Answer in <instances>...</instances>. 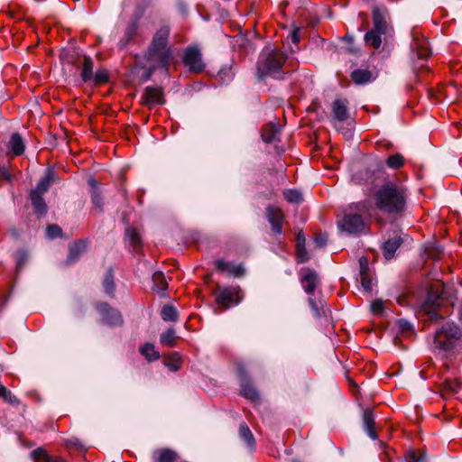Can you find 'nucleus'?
Listing matches in <instances>:
<instances>
[{"mask_svg": "<svg viewBox=\"0 0 462 462\" xmlns=\"http://www.w3.org/2000/svg\"><path fill=\"white\" fill-rule=\"evenodd\" d=\"M408 189L400 183L388 181L374 194L376 208L392 217H399L406 210Z\"/></svg>", "mask_w": 462, "mask_h": 462, "instance_id": "obj_1", "label": "nucleus"}, {"mask_svg": "<svg viewBox=\"0 0 462 462\" xmlns=\"http://www.w3.org/2000/svg\"><path fill=\"white\" fill-rule=\"evenodd\" d=\"M287 55L277 48H264L256 63V77L263 80L267 78L283 79L287 70Z\"/></svg>", "mask_w": 462, "mask_h": 462, "instance_id": "obj_2", "label": "nucleus"}, {"mask_svg": "<svg viewBox=\"0 0 462 462\" xmlns=\"http://www.w3.org/2000/svg\"><path fill=\"white\" fill-rule=\"evenodd\" d=\"M171 28L168 24L162 25L154 33L146 52V59L152 64V69L162 68L168 71L173 58L172 51L168 45Z\"/></svg>", "mask_w": 462, "mask_h": 462, "instance_id": "obj_3", "label": "nucleus"}, {"mask_svg": "<svg viewBox=\"0 0 462 462\" xmlns=\"http://www.w3.org/2000/svg\"><path fill=\"white\" fill-rule=\"evenodd\" d=\"M461 339L462 330L459 326L447 322L436 331L433 349L439 353H450L460 345Z\"/></svg>", "mask_w": 462, "mask_h": 462, "instance_id": "obj_4", "label": "nucleus"}, {"mask_svg": "<svg viewBox=\"0 0 462 462\" xmlns=\"http://www.w3.org/2000/svg\"><path fill=\"white\" fill-rule=\"evenodd\" d=\"M338 228L350 235H360L365 232L366 226L361 215L359 205L350 206L345 210L343 217L337 220Z\"/></svg>", "mask_w": 462, "mask_h": 462, "instance_id": "obj_5", "label": "nucleus"}, {"mask_svg": "<svg viewBox=\"0 0 462 462\" xmlns=\"http://www.w3.org/2000/svg\"><path fill=\"white\" fill-rule=\"evenodd\" d=\"M213 295L215 296L216 303L222 310L236 306L242 300L239 286L222 287L217 285L213 291Z\"/></svg>", "mask_w": 462, "mask_h": 462, "instance_id": "obj_6", "label": "nucleus"}, {"mask_svg": "<svg viewBox=\"0 0 462 462\" xmlns=\"http://www.w3.org/2000/svg\"><path fill=\"white\" fill-rule=\"evenodd\" d=\"M373 30L383 34L384 40L392 34L393 27L390 22V14L387 8L383 5L374 6L372 12Z\"/></svg>", "mask_w": 462, "mask_h": 462, "instance_id": "obj_7", "label": "nucleus"}, {"mask_svg": "<svg viewBox=\"0 0 462 462\" xmlns=\"http://www.w3.org/2000/svg\"><path fill=\"white\" fill-rule=\"evenodd\" d=\"M183 64L189 71L196 73L201 72L205 68L200 51L197 47H188L184 51Z\"/></svg>", "mask_w": 462, "mask_h": 462, "instance_id": "obj_8", "label": "nucleus"}, {"mask_svg": "<svg viewBox=\"0 0 462 462\" xmlns=\"http://www.w3.org/2000/svg\"><path fill=\"white\" fill-rule=\"evenodd\" d=\"M97 310L102 315L101 322L111 327L120 326L123 319L118 310L111 308L106 302H100L96 306Z\"/></svg>", "mask_w": 462, "mask_h": 462, "instance_id": "obj_9", "label": "nucleus"}, {"mask_svg": "<svg viewBox=\"0 0 462 462\" xmlns=\"http://www.w3.org/2000/svg\"><path fill=\"white\" fill-rule=\"evenodd\" d=\"M265 214L273 231L278 235L282 234V223L284 220V214L282 210L279 207L268 205L265 208Z\"/></svg>", "mask_w": 462, "mask_h": 462, "instance_id": "obj_10", "label": "nucleus"}, {"mask_svg": "<svg viewBox=\"0 0 462 462\" xmlns=\"http://www.w3.org/2000/svg\"><path fill=\"white\" fill-rule=\"evenodd\" d=\"M164 103V97L162 89L159 87H146L144 88L142 104L149 108L156 105H162Z\"/></svg>", "mask_w": 462, "mask_h": 462, "instance_id": "obj_11", "label": "nucleus"}, {"mask_svg": "<svg viewBox=\"0 0 462 462\" xmlns=\"http://www.w3.org/2000/svg\"><path fill=\"white\" fill-rule=\"evenodd\" d=\"M300 282L305 292L310 296H312L319 285V278L314 271L310 269H304L301 273Z\"/></svg>", "mask_w": 462, "mask_h": 462, "instance_id": "obj_12", "label": "nucleus"}, {"mask_svg": "<svg viewBox=\"0 0 462 462\" xmlns=\"http://www.w3.org/2000/svg\"><path fill=\"white\" fill-rule=\"evenodd\" d=\"M216 269L220 273H226L235 277H241L244 275L245 270L242 265H236L232 263L226 262L222 259H218L215 262Z\"/></svg>", "mask_w": 462, "mask_h": 462, "instance_id": "obj_13", "label": "nucleus"}, {"mask_svg": "<svg viewBox=\"0 0 462 462\" xmlns=\"http://www.w3.org/2000/svg\"><path fill=\"white\" fill-rule=\"evenodd\" d=\"M54 180H55V171L53 169L48 168L45 172V175L39 180L35 189H32L31 192L43 195L45 192H47V190L49 189L51 185L54 182Z\"/></svg>", "mask_w": 462, "mask_h": 462, "instance_id": "obj_14", "label": "nucleus"}, {"mask_svg": "<svg viewBox=\"0 0 462 462\" xmlns=\"http://www.w3.org/2000/svg\"><path fill=\"white\" fill-rule=\"evenodd\" d=\"M348 102L346 99H336L332 104V112L334 118L343 122L348 117Z\"/></svg>", "mask_w": 462, "mask_h": 462, "instance_id": "obj_15", "label": "nucleus"}, {"mask_svg": "<svg viewBox=\"0 0 462 462\" xmlns=\"http://www.w3.org/2000/svg\"><path fill=\"white\" fill-rule=\"evenodd\" d=\"M31 457L34 460V462H68L61 457H52L49 455L48 452L42 448H38L32 450L31 452Z\"/></svg>", "mask_w": 462, "mask_h": 462, "instance_id": "obj_16", "label": "nucleus"}, {"mask_svg": "<svg viewBox=\"0 0 462 462\" xmlns=\"http://www.w3.org/2000/svg\"><path fill=\"white\" fill-rule=\"evenodd\" d=\"M363 423L364 428L367 434L369 435V437L373 439H376L377 434L374 430L375 422L373 410L368 409L364 411Z\"/></svg>", "mask_w": 462, "mask_h": 462, "instance_id": "obj_17", "label": "nucleus"}, {"mask_svg": "<svg viewBox=\"0 0 462 462\" xmlns=\"http://www.w3.org/2000/svg\"><path fill=\"white\" fill-rule=\"evenodd\" d=\"M8 149L14 156H20L23 153L25 145L19 134L14 133L11 135L8 142Z\"/></svg>", "mask_w": 462, "mask_h": 462, "instance_id": "obj_18", "label": "nucleus"}, {"mask_svg": "<svg viewBox=\"0 0 462 462\" xmlns=\"http://www.w3.org/2000/svg\"><path fill=\"white\" fill-rule=\"evenodd\" d=\"M240 439L246 444V446L251 449L254 450L255 448V439L254 437L246 425V423L243 422L239 425L238 430Z\"/></svg>", "mask_w": 462, "mask_h": 462, "instance_id": "obj_19", "label": "nucleus"}, {"mask_svg": "<svg viewBox=\"0 0 462 462\" xmlns=\"http://www.w3.org/2000/svg\"><path fill=\"white\" fill-rule=\"evenodd\" d=\"M383 36V33L371 29L365 34L364 40L367 46L377 50L382 45Z\"/></svg>", "mask_w": 462, "mask_h": 462, "instance_id": "obj_20", "label": "nucleus"}, {"mask_svg": "<svg viewBox=\"0 0 462 462\" xmlns=\"http://www.w3.org/2000/svg\"><path fill=\"white\" fill-rule=\"evenodd\" d=\"M154 458L158 462H176L178 454L171 448H162L155 450Z\"/></svg>", "mask_w": 462, "mask_h": 462, "instance_id": "obj_21", "label": "nucleus"}, {"mask_svg": "<svg viewBox=\"0 0 462 462\" xmlns=\"http://www.w3.org/2000/svg\"><path fill=\"white\" fill-rule=\"evenodd\" d=\"M402 238L400 236H393V238L388 239L383 244V255L386 259H390L393 256L395 251L402 245Z\"/></svg>", "mask_w": 462, "mask_h": 462, "instance_id": "obj_22", "label": "nucleus"}, {"mask_svg": "<svg viewBox=\"0 0 462 462\" xmlns=\"http://www.w3.org/2000/svg\"><path fill=\"white\" fill-rule=\"evenodd\" d=\"M351 79L356 84L361 85L372 81L374 77L368 69H357L352 71Z\"/></svg>", "mask_w": 462, "mask_h": 462, "instance_id": "obj_23", "label": "nucleus"}, {"mask_svg": "<svg viewBox=\"0 0 462 462\" xmlns=\"http://www.w3.org/2000/svg\"><path fill=\"white\" fill-rule=\"evenodd\" d=\"M241 395L252 402H258L260 400V396H259L257 390L248 381L242 382Z\"/></svg>", "mask_w": 462, "mask_h": 462, "instance_id": "obj_24", "label": "nucleus"}, {"mask_svg": "<svg viewBox=\"0 0 462 462\" xmlns=\"http://www.w3.org/2000/svg\"><path fill=\"white\" fill-rule=\"evenodd\" d=\"M279 132L280 128L275 124H267L262 129V139L266 143H273Z\"/></svg>", "mask_w": 462, "mask_h": 462, "instance_id": "obj_25", "label": "nucleus"}, {"mask_svg": "<svg viewBox=\"0 0 462 462\" xmlns=\"http://www.w3.org/2000/svg\"><path fill=\"white\" fill-rule=\"evenodd\" d=\"M87 242L84 240H79L73 243L69 246V254L68 256V260L69 262H74L78 259V257L86 250Z\"/></svg>", "mask_w": 462, "mask_h": 462, "instance_id": "obj_26", "label": "nucleus"}, {"mask_svg": "<svg viewBox=\"0 0 462 462\" xmlns=\"http://www.w3.org/2000/svg\"><path fill=\"white\" fill-rule=\"evenodd\" d=\"M93 60L88 56H84L82 69H81V79L84 82H88L93 78Z\"/></svg>", "mask_w": 462, "mask_h": 462, "instance_id": "obj_27", "label": "nucleus"}, {"mask_svg": "<svg viewBox=\"0 0 462 462\" xmlns=\"http://www.w3.org/2000/svg\"><path fill=\"white\" fill-rule=\"evenodd\" d=\"M153 289L158 292H164L168 288V282L162 272H155L152 275Z\"/></svg>", "mask_w": 462, "mask_h": 462, "instance_id": "obj_28", "label": "nucleus"}, {"mask_svg": "<svg viewBox=\"0 0 462 462\" xmlns=\"http://www.w3.org/2000/svg\"><path fill=\"white\" fill-rule=\"evenodd\" d=\"M30 199L32 204V207L34 208L35 211L41 215L46 213L47 207L44 202V199H42V195L37 194L34 192L30 193Z\"/></svg>", "mask_w": 462, "mask_h": 462, "instance_id": "obj_29", "label": "nucleus"}, {"mask_svg": "<svg viewBox=\"0 0 462 462\" xmlns=\"http://www.w3.org/2000/svg\"><path fill=\"white\" fill-rule=\"evenodd\" d=\"M140 352L149 361H156L160 358V354L154 349V346L151 343H146L140 347Z\"/></svg>", "mask_w": 462, "mask_h": 462, "instance_id": "obj_30", "label": "nucleus"}, {"mask_svg": "<svg viewBox=\"0 0 462 462\" xmlns=\"http://www.w3.org/2000/svg\"><path fill=\"white\" fill-rule=\"evenodd\" d=\"M404 157L401 153H394L388 156L385 163L388 168L398 170L404 165Z\"/></svg>", "mask_w": 462, "mask_h": 462, "instance_id": "obj_31", "label": "nucleus"}, {"mask_svg": "<svg viewBox=\"0 0 462 462\" xmlns=\"http://www.w3.org/2000/svg\"><path fill=\"white\" fill-rule=\"evenodd\" d=\"M165 365L171 371H177L180 368L181 357L178 353H172L165 357Z\"/></svg>", "mask_w": 462, "mask_h": 462, "instance_id": "obj_32", "label": "nucleus"}, {"mask_svg": "<svg viewBox=\"0 0 462 462\" xmlns=\"http://www.w3.org/2000/svg\"><path fill=\"white\" fill-rule=\"evenodd\" d=\"M177 337L173 328H169L161 335V343L163 346L172 347L176 345Z\"/></svg>", "mask_w": 462, "mask_h": 462, "instance_id": "obj_33", "label": "nucleus"}, {"mask_svg": "<svg viewBox=\"0 0 462 462\" xmlns=\"http://www.w3.org/2000/svg\"><path fill=\"white\" fill-rule=\"evenodd\" d=\"M162 319L164 321H176L178 319V311L171 305H165L161 311Z\"/></svg>", "mask_w": 462, "mask_h": 462, "instance_id": "obj_34", "label": "nucleus"}, {"mask_svg": "<svg viewBox=\"0 0 462 462\" xmlns=\"http://www.w3.org/2000/svg\"><path fill=\"white\" fill-rule=\"evenodd\" d=\"M103 287L105 292L108 295H113L115 291V282L112 270H108L103 280Z\"/></svg>", "mask_w": 462, "mask_h": 462, "instance_id": "obj_35", "label": "nucleus"}, {"mask_svg": "<svg viewBox=\"0 0 462 462\" xmlns=\"http://www.w3.org/2000/svg\"><path fill=\"white\" fill-rule=\"evenodd\" d=\"M309 304L312 310V315L314 318L319 319L322 315H325V310L323 309V303L319 301V303L311 297H309Z\"/></svg>", "mask_w": 462, "mask_h": 462, "instance_id": "obj_36", "label": "nucleus"}, {"mask_svg": "<svg viewBox=\"0 0 462 462\" xmlns=\"http://www.w3.org/2000/svg\"><path fill=\"white\" fill-rule=\"evenodd\" d=\"M284 199L290 203L299 204L302 201V195L296 189H286L283 192Z\"/></svg>", "mask_w": 462, "mask_h": 462, "instance_id": "obj_37", "label": "nucleus"}, {"mask_svg": "<svg viewBox=\"0 0 462 462\" xmlns=\"http://www.w3.org/2000/svg\"><path fill=\"white\" fill-rule=\"evenodd\" d=\"M143 13V10H141L136 20L132 22L126 27L125 32V37L126 38L127 41L132 40L135 36L137 29H138V21L137 20H138V18H140L142 16Z\"/></svg>", "mask_w": 462, "mask_h": 462, "instance_id": "obj_38", "label": "nucleus"}, {"mask_svg": "<svg viewBox=\"0 0 462 462\" xmlns=\"http://www.w3.org/2000/svg\"><path fill=\"white\" fill-rule=\"evenodd\" d=\"M405 458L407 462H426V456L424 453L410 450L406 453Z\"/></svg>", "mask_w": 462, "mask_h": 462, "instance_id": "obj_39", "label": "nucleus"}, {"mask_svg": "<svg viewBox=\"0 0 462 462\" xmlns=\"http://www.w3.org/2000/svg\"><path fill=\"white\" fill-rule=\"evenodd\" d=\"M126 236L128 237L131 245L135 249L141 245L140 236L134 228L126 229Z\"/></svg>", "mask_w": 462, "mask_h": 462, "instance_id": "obj_40", "label": "nucleus"}, {"mask_svg": "<svg viewBox=\"0 0 462 462\" xmlns=\"http://www.w3.org/2000/svg\"><path fill=\"white\" fill-rule=\"evenodd\" d=\"M46 235L49 238H57L61 236L62 230L61 228L57 225H49L46 228Z\"/></svg>", "mask_w": 462, "mask_h": 462, "instance_id": "obj_41", "label": "nucleus"}, {"mask_svg": "<svg viewBox=\"0 0 462 462\" xmlns=\"http://www.w3.org/2000/svg\"><path fill=\"white\" fill-rule=\"evenodd\" d=\"M92 79L96 85H100V84L107 82L108 76H107V73L106 70L101 69V70H97L95 73V75H93Z\"/></svg>", "mask_w": 462, "mask_h": 462, "instance_id": "obj_42", "label": "nucleus"}, {"mask_svg": "<svg viewBox=\"0 0 462 462\" xmlns=\"http://www.w3.org/2000/svg\"><path fill=\"white\" fill-rule=\"evenodd\" d=\"M296 252H297V261L299 263H304V262L308 261L309 257H308L307 251L305 249V245H301L300 247H296Z\"/></svg>", "mask_w": 462, "mask_h": 462, "instance_id": "obj_43", "label": "nucleus"}, {"mask_svg": "<svg viewBox=\"0 0 462 462\" xmlns=\"http://www.w3.org/2000/svg\"><path fill=\"white\" fill-rule=\"evenodd\" d=\"M360 280H361V285L364 288V290L366 291H371L372 281H371V278L369 277V274L367 273V274L360 275Z\"/></svg>", "mask_w": 462, "mask_h": 462, "instance_id": "obj_44", "label": "nucleus"}, {"mask_svg": "<svg viewBox=\"0 0 462 462\" xmlns=\"http://www.w3.org/2000/svg\"><path fill=\"white\" fill-rule=\"evenodd\" d=\"M430 55V51L426 42L420 43V48L418 50V56L420 59H426Z\"/></svg>", "mask_w": 462, "mask_h": 462, "instance_id": "obj_45", "label": "nucleus"}, {"mask_svg": "<svg viewBox=\"0 0 462 462\" xmlns=\"http://www.w3.org/2000/svg\"><path fill=\"white\" fill-rule=\"evenodd\" d=\"M27 259H28V254L25 251H23V250L18 251L16 253V263H17L18 268H21L26 263Z\"/></svg>", "mask_w": 462, "mask_h": 462, "instance_id": "obj_46", "label": "nucleus"}, {"mask_svg": "<svg viewBox=\"0 0 462 462\" xmlns=\"http://www.w3.org/2000/svg\"><path fill=\"white\" fill-rule=\"evenodd\" d=\"M328 236L325 234L318 233L315 234L314 243L318 247H323L327 245Z\"/></svg>", "mask_w": 462, "mask_h": 462, "instance_id": "obj_47", "label": "nucleus"}, {"mask_svg": "<svg viewBox=\"0 0 462 462\" xmlns=\"http://www.w3.org/2000/svg\"><path fill=\"white\" fill-rule=\"evenodd\" d=\"M370 308L374 314H381L383 310V303L381 300H375L372 302Z\"/></svg>", "mask_w": 462, "mask_h": 462, "instance_id": "obj_48", "label": "nucleus"}, {"mask_svg": "<svg viewBox=\"0 0 462 462\" xmlns=\"http://www.w3.org/2000/svg\"><path fill=\"white\" fill-rule=\"evenodd\" d=\"M368 260L365 257H361L359 259V274H367L368 273Z\"/></svg>", "mask_w": 462, "mask_h": 462, "instance_id": "obj_49", "label": "nucleus"}, {"mask_svg": "<svg viewBox=\"0 0 462 462\" xmlns=\"http://www.w3.org/2000/svg\"><path fill=\"white\" fill-rule=\"evenodd\" d=\"M0 180L12 181V175L5 167H0Z\"/></svg>", "mask_w": 462, "mask_h": 462, "instance_id": "obj_50", "label": "nucleus"}, {"mask_svg": "<svg viewBox=\"0 0 462 462\" xmlns=\"http://www.w3.org/2000/svg\"><path fill=\"white\" fill-rule=\"evenodd\" d=\"M91 199H92L93 204L97 208H101V206H102V197H101V195L97 191L94 190L92 192Z\"/></svg>", "mask_w": 462, "mask_h": 462, "instance_id": "obj_51", "label": "nucleus"}, {"mask_svg": "<svg viewBox=\"0 0 462 462\" xmlns=\"http://www.w3.org/2000/svg\"><path fill=\"white\" fill-rule=\"evenodd\" d=\"M305 235L300 230L298 232L296 236V247H300L301 245H305Z\"/></svg>", "mask_w": 462, "mask_h": 462, "instance_id": "obj_52", "label": "nucleus"}, {"mask_svg": "<svg viewBox=\"0 0 462 462\" xmlns=\"http://www.w3.org/2000/svg\"><path fill=\"white\" fill-rule=\"evenodd\" d=\"M291 42L293 43H299L300 42V29L296 28L294 29L291 33Z\"/></svg>", "mask_w": 462, "mask_h": 462, "instance_id": "obj_53", "label": "nucleus"}, {"mask_svg": "<svg viewBox=\"0 0 462 462\" xmlns=\"http://www.w3.org/2000/svg\"><path fill=\"white\" fill-rule=\"evenodd\" d=\"M402 327L403 328H409V327H410V326H409L408 322L403 321V323L402 322Z\"/></svg>", "mask_w": 462, "mask_h": 462, "instance_id": "obj_54", "label": "nucleus"}, {"mask_svg": "<svg viewBox=\"0 0 462 462\" xmlns=\"http://www.w3.org/2000/svg\"><path fill=\"white\" fill-rule=\"evenodd\" d=\"M89 184L94 188L96 186V180L94 179H90Z\"/></svg>", "mask_w": 462, "mask_h": 462, "instance_id": "obj_55", "label": "nucleus"}, {"mask_svg": "<svg viewBox=\"0 0 462 462\" xmlns=\"http://www.w3.org/2000/svg\"><path fill=\"white\" fill-rule=\"evenodd\" d=\"M459 320L462 322V308L459 310Z\"/></svg>", "mask_w": 462, "mask_h": 462, "instance_id": "obj_56", "label": "nucleus"}, {"mask_svg": "<svg viewBox=\"0 0 462 462\" xmlns=\"http://www.w3.org/2000/svg\"><path fill=\"white\" fill-rule=\"evenodd\" d=\"M413 48H416V45H413ZM417 48L418 49L420 48V44L417 46Z\"/></svg>", "mask_w": 462, "mask_h": 462, "instance_id": "obj_57", "label": "nucleus"}]
</instances>
